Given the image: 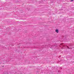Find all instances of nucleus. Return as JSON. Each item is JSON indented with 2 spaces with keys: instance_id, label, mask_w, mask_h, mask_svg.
Instances as JSON below:
<instances>
[{
  "instance_id": "1",
  "label": "nucleus",
  "mask_w": 74,
  "mask_h": 74,
  "mask_svg": "<svg viewBox=\"0 0 74 74\" xmlns=\"http://www.w3.org/2000/svg\"><path fill=\"white\" fill-rule=\"evenodd\" d=\"M59 30L58 29H56V32L57 33H59Z\"/></svg>"
},
{
  "instance_id": "2",
  "label": "nucleus",
  "mask_w": 74,
  "mask_h": 74,
  "mask_svg": "<svg viewBox=\"0 0 74 74\" xmlns=\"http://www.w3.org/2000/svg\"><path fill=\"white\" fill-rule=\"evenodd\" d=\"M67 47L68 49H72V48L70 47L69 46H67Z\"/></svg>"
},
{
  "instance_id": "3",
  "label": "nucleus",
  "mask_w": 74,
  "mask_h": 74,
  "mask_svg": "<svg viewBox=\"0 0 74 74\" xmlns=\"http://www.w3.org/2000/svg\"><path fill=\"white\" fill-rule=\"evenodd\" d=\"M60 45H62V47H65L64 45H63V44H60Z\"/></svg>"
},
{
  "instance_id": "4",
  "label": "nucleus",
  "mask_w": 74,
  "mask_h": 74,
  "mask_svg": "<svg viewBox=\"0 0 74 74\" xmlns=\"http://www.w3.org/2000/svg\"><path fill=\"white\" fill-rule=\"evenodd\" d=\"M60 69H62V67H60Z\"/></svg>"
},
{
  "instance_id": "5",
  "label": "nucleus",
  "mask_w": 74,
  "mask_h": 74,
  "mask_svg": "<svg viewBox=\"0 0 74 74\" xmlns=\"http://www.w3.org/2000/svg\"><path fill=\"white\" fill-rule=\"evenodd\" d=\"M71 1H73V0H71Z\"/></svg>"
},
{
  "instance_id": "6",
  "label": "nucleus",
  "mask_w": 74,
  "mask_h": 74,
  "mask_svg": "<svg viewBox=\"0 0 74 74\" xmlns=\"http://www.w3.org/2000/svg\"><path fill=\"white\" fill-rule=\"evenodd\" d=\"M70 46H71V45H70Z\"/></svg>"
}]
</instances>
